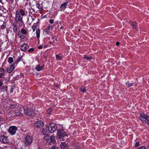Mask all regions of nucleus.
Masks as SVG:
<instances>
[{
  "label": "nucleus",
  "mask_w": 149,
  "mask_h": 149,
  "mask_svg": "<svg viewBox=\"0 0 149 149\" xmlns=\"http://www.w3.org/2000/svg\"><path fill=\"white\" fill-rule=\"evenodd\" d=\"M52 25L51 24H49L46 29H48L50 30V27Z\"/></svg>",
  "instance_id": "44"
},
{
  "label": "nucleus",
  "mask_w": 149,
  "mask_h": 149,
  "mask_svg": "<svg viewBox=\"0 0 149 149\" xmlns=\"http://www.w3.org/2000/svg\"><path fill=\"white\" fill-rule=\"evenodd\" d=\"M34 51L33 48H30L29 49V52H32Z\"/></svg>",
  "instance_id": "40"
},
{
  "label": "nucleus",
  "mask_w": 149,
  "mask_h": 149,
  "mask_svg": "<svg viewBox=\"0 0 149 149\" xmlns=\"http://www.w3.org/2000/svg\"><path fill=\"white\" fill-rule=\"evenodd\" d=\"M140 146L139 142L138 141L136 143L135 147L136 148L139 147Z\"/></svg>",
  "instance_id": "35"
},
{
  "label": "nucleus",
  "mask_w": 149,
  "mask_h": 149,
  "mask_svg": "<svg viewBox=\"0 0 149 149\" xmlns=\"http://www.w3.org/2000/svg\"><path fill=\"white\" fill-rule=\"evenodd\" d=\"M3 12H4V13H6V10L5 9H4L3 10Z\"/></svg>",
  "instance_id": "55"
},
{
  "label": "nucleus",
  "mask_w": 149,
  "mask_h": 149,
  "mask_svg": "<svg viewBox=\"0 0 149 149\" xmlns=\"http://www.w3.org/2000/svg\"><path fill=\"white\" fill-rule=\"evenodd\" d=\"M139 118L140 120L143 123H146V121H149V116L143 113H140Z\"/></svg>",
  "instance_id": "4"
},
{
  "label": "nucleus",
  "mask_w": 149,
  "mask_h": 149,
  "mask_svg": "<svg viewBox=\"0 0 149 149\" xmlns=\"http://www.w3.org/2000/svg\"><path fill=\"white\" fill-rule=\"evenodd\" d=\"M29 121H30L29 119L31 118L33 120H31L30 121H33V119H34L35 114L33 112V110L32 108L29 109Z\"/></svg>",
  "instance_id": "5"
},
{
  "label": "nucleus",
  "mask_w": 149,
  "mask_h": 149,
  "mask_svg": "<svg viewBox=\"0 0 149 149\" xmlns=\"http://www.w3.org/2000/svg\"><path fill=\"white\" fill-rule=\"evenodd\" d=\"M15 63H13L10 65L7 70V72L9 73H11L15 68Z\"/></svg>",
  "instance_id": "11"
},
{
  "label": "nucleus",
  "mask_w": 149,
  "mask_h": 149,
  "mask_svg": "<svg viewBox=\"0 0 149 149\" xmlns=\"http://www.w3.org/2000/svg\"><path fill=\"white\" fill-rule=\"evenodd\" d=\"M54 42V41L53 40L52 41H51L49 43L51 45H53V43Z\"/></svg>",
  "instance_id": "50"
},
{
  "label": "nucleus",
  "mask_w": 149,
  "mask_h": 149,
  "mask_svg": "<svg viewBox=\"0 0 149 149\" xmlns=\"http://www.w3.org/2000/svg\"><path fill=\"white\" fill-rule=\"evenodd\" d=\"M50 30L48 29H46L44 31V32L45 33L49 35L50 32Z\"/></svg>",
  "instance_id": "34"
},
{
  "label": "nucleus",
  "mask_w": 149,
  "mask_h": 149,
  "mask_svg": "<svg viewBox=\"0 0 149 149\" xmlns=\"http://www.w3.org/2000/svg\"><path fill=\"white\" fill-rule=\"evenodd\" d=\"M24 111L26 115H28V109L27 108L24 109Z\"/></svg>",
  "instance_id": "36"
},
{
  "label": "nucleus",
  "mask_w": 149,
  "mask_h": 149,
  "mask_svg": "<svg viewBox=\"0 0 149 149\" xmlns=\"http://www.w3.org/2000/svg\"><path fill=\"white\" fill-rule=\"evenodd\" d=\"M24 75L23 73H21L19 75H18L16 77V78L17 79H19L20 78L22 77H24Z\"/></svg>",
  "instance_id": "29"
},
{
  "label": "nucleus",
  "mask_w": 149,
  "mask_h": 149,
  "mask_svg": "<svg viewBox=\"0 0 149 149\" xmlns=\"http://www.w3.org/2000/svg\"><path fill=\"white\" fill-rule=\"evenodd\" d=\"M22 56H19L17 58V59L15 62L14 63L17 64L21 60H22Z\"/></svg>",
  "instance_id": "27"
},
{
  "label": "nucleus",
  "mask_w": 149,
  "mask_h": 149,
  "mask_svg": "<svg viewBox=\"0 0 149 149\" xmlns=\"http://www.w3.org/2000/svg\"><path fill=\"white\" fill-rule=\"evenodd\" d=\"M146 147L145 146H142L141 147H139V148H137L136 149H146Z\"/></svg>",
  "instance_id": "39"
},
{
  "label": "nucleus",
  "mask_w": 149,
  "mask_h": 149,
  "mask_svg": "<svg viewBox=\"0 0 149 149\" xmlns=\"http://www.w3.org/2000/svg\"><path fill=\"white\" fill-rule=\"evenodd\" d=\"M6 27V26L5 25H2L1 26V28L2 29L5 28Z\"/></svg>",
  "instance_id": "43"
},
{
  "label": "nucleus",
  "mask_w": 149,
  "mask_h": 149,
  "mask_svg": "<svg viewBox=\"0 0 149 149\" xmlns=\"http://www.w3.org/2000/svg\"><path fill=\"white\" fill-rule=\"evenodd\" d=\"M15 21L20 26H21L23 23L22 20V17L19 14V11H16L15 14Z\"/></svg>",
  "instance_id": "3"
},
{
  "label": "nucleus",
  "mask_w": 149,
  "mask_h": 149,
  "mask_svg": "<svg viewBox=\"0 0 149 149\" xmlns=\"http://www.w3.org/2000/svg\"><path fill=\"white\" fill-rule=\"evenodd\" d=\"M56 58L57 60H61L63 58V55L61 53H59L56 55Z\"/></svg>",
  "instance_id": "22"
},
{
  "label": "nucleus",
  "mask_w": 149,
  "mask_h": 149,
  "mask_svg": "<svg viewBox=\"0 0 149 149\" xmlns=\"http://www.w3.org/2000/svg\"><path fill=\"white\" fill-rule=\"evenodd\" d=\"M79 90L83 93L86 92V87L85 86H82L79 88Z\"/></svg>",
  "instance_id": "24"
},
{
  "label": "nucleus",
  "mask_w": 149,
  "mask_h": 149,
  "mask_svg": "<svg viewBox=\"0 0 149 149\" xmlns=\"http://www.w3.org/2000/svg\"><path fill=\"white\" fill-rule=\"evenodd\" d=\"M68 3V2L67 1V2H65L64 3L62 4L60 7L61 9L63 10H65L66 8L67 4Z\"/></svg>",
  "instance_id": "18"
},
{
  "label": "nucleus",
  "mask_w": 149,
  "mask_h": 149,
  "mask_svg": "<svg viewBox=\"0 0 149 149\" xmlns=\"http://www.w3.org/2000/svg\"><path fill=\"white\" fill-rule=\"evenodd\" d=\"M63 28V27L62 26H61L60 28V29H62Z\"/></svg>",
  "instance_id": "57"
},
{
  "label": "nucleus",
  "mask_w": 149,
  "mask_h": 149,
  "mask_svg": "<svg viewBox=\"0 0 149 149\" xmlns=\"http://www.w3.org/2000/svg\"><path fill=\"white\" fill-rule=\"evenodd\" d=\"M59 126L58 125L52 123L49 124L48 127V131L50 133H54L56 130H57Z\"/></svg>",
  "instance_id": "2"
},
{
  "label": "nucleus",
  "mask_w": 149,
  "mask_h": 149,
  "mask_svg": "<svg viewBox=\"0 0 149 149\" xmlns=\"http://www.w3.org/2000/svg\"><path fill=\"white\" fill-rule=\"evenodd\" d=\"M2 118L1 117H0V122L2 121Z\"/></svg>",
  "instance_id": "56"
},
{
  "label": "nucleus",
  "mask_w": 149,
  "mask_h": 149,
  "mask_svg": "<svg viewBox=\"0 0 149 149\" xmlns=\"http://www.w3.org/2000/svg\"><path fill=\"white\" fill-rule=\"evenodd\" d=\"M34 126L36 128H40L42 127L44 125V123L42 120L36 121L34 124Z\"/></svg>",
  "instance_id": "7"
},
{
  "label": "nucleus",
  "mask_w": 149,
  "mask_h": 149,
  "mask_svg": "<svg viewBox=\"0 0 149 149\" xmlns=\"http://www.w3.org/2000/svg\"><path fill=\"white\" fill-rule=\"evenodd\" d=\"M52 109L51 107H49L47 110V113L48 115L51 114L52 112Z\"/></svg>",
  "instance_id": "25"
},
{
  "label": "nucleus",
  "mask_w": 149,
  "mask_h": 149,
  "mask_svg": "<svg viewBox=\"0 0 149 149\" xmlns=\"http://www.w3.org/2000/svg\"><path fill=\"white\" fill-rule=\"evenodd\" d=\"M84 58L86 60L90 61L91 60L92 58L91 57H88V55H85L84 56Z\"/></svg>",
  "instance_id": "31"
},
{
  "label": "nucleus",
  "mask_w": 149,
  "mask_h": 149,
  "mask_svg": "<svg viewBox=\"0 0 149 149\" xmlns=\"http://www.w3.org/2000/svg\"><path fill=\"white\" fill-rule=\"evenodd\" d=\"M60 146L61 149H69L68 144L65 142H61Z\"/></svg>",
  "instance_id": "12"
},
{
  "label": "nucleus",
  "mask_w": 149,
  "mask_h": 149,
  "mask_svg": "<svg viewBox=\"0 0 149 149\" xmlns=\"http://www.w3.org/2000/svg\"><path fill=\"white\" fill-rule=\"evenodd\" d=\"M54 85L57 88H58L60 86V85L58 84H55V83H54Z\"/></svg>",
  "instance_id": "37"
},
{
  "label": "nucleus",
  "mask_w": 149,
  "mask_h": 149,
  "mask_svg": "<svg viewBox=\"0 0 149 149\" xmlns=\"http://www.w3.org/2000/svg\"><path fill=\"white\" fill-rule=\"evenodd\" d=\"M28 48V46L26 44H24L21 46L20 49L22 51H25Z\"/></svg>",
  "instance_id": "20"
},
{
  "label": "nucleus",
  "mask_w": 149,
  "mask_h": 149,
  "mask_svg": "<svg viewBox=\"0 0 149 149\" xmlns=\"http://www.w3.org/2000/svg\"><path fill=\"white\" fill-rule=\"evenodd\" d=\"M36 27V26H33L32 29H33V31H34Z\"/></svg>",
  "instance_id": "45"
},
{
  "label": "nucleus",
  "mask_w": 149,
  "mask_h": 149,
  "mask_svg": "<svg viewBox=\"0 0 149 149\" xmlns=\"http://www.w3.org/2000/svg\"><path fill=\"white\" fill-rule=\"evenodd\" d=\"M13 61V58L12 57H10L8 58V62L9 63H11Z\"/></svg>",
  "instance_id": "33"
},
{
  "label": "nucleus",
  "mask_w": 149,
  "mask_h": 149,
  "mask_svg": "<svg viewBox=\"0 0 149 149\" xmlns=\"http://www.w3.org/2000/svg\"><path fill=\"white\" fill-rule=\"evenodd\" d=\"M130 24L132 29H135L136 30L138 31V25L136 22L130 21Z\"/></svg>",
  "instance_id": "10"
},
{
  "label": "nucleus",
  "mask_w": 149,
  "mask_h": 149,
  "mask_svg": "<svg viewBox=\"0 0 149 149\" xmlns=\"http://www.w3.org/2000/svg\"><path fill=\"white\" fill-rule=\"evenodd\" d=\"M47 139V142L49 145L54 144L56 143L55 137L54 136H51Z\"/></svg>",
  "instance_id": "6"
},
{
  "label": "nucleus",
  "mask_w": 149,
  "mask_h": 149,
  "mask_svg": "<svg viewBox=\"0 0 149 149\" xmlns=\"http://www.w3.org/2000/svg\"><path fill=\"white\" fill-rule=\"evenodd\" d=\"M51 149H58V148L56 146L54 145L51 147Z\"/></svg>",
  "instance_id": "38"
},
{
  "label": "nucleus",
  "mask_w": 149,
  "mask_h": 149,
  "mask_svg": "<svg viewBox=\"0 0 149 149\" xmlns=\"http://www.w3.org/2000/svg\"><path fill=\"white\" fill-rule=\"evenodd\" d=\"M2 43V42L0 40V47L1 46Z\"/></svg>",
  "instance_id": "53"
},
{
  "label": "nucleus",
  "mask_w": 149,
  "mask_h": 149,
  "mask_svg": "<svg viewBox=\"0 0 149 149\" xmlns=\"http://www.w3.org/2000/svg\"><path fill=\"white\" fill-rule=\"evenodd\" d=\"M28 136H27L25 138L24 140V142L26 146H27L28 144Z\"/></svg>",
  "instance_id": "28"
},
{
  "label": "nucleus",
  "mask_w": 149,
  "mask_h": 149,
  "mask_svg": "<svg viewBox=\"0 0 149 149\" xmlns=\"http://www.w3.org/2000/svg\"><path fill=\"white\" fill-rule=\"evenodd\" d=\"M51 39H52V40H53L54 39V38L53 37H52L51 38Z\"/></svg>",
  "instance_id": "59"
},
{
  "label": "nucleus",
  "mask_w": 149,
  "mask_h": 149,
  "mask_svg": "<svg viewBox=\"0 0 149 149\" xmlns=\"http://www.w3.org/2000/svg\"><path fill=\"white\" fill-rule=\"evenodd\" d=\"M10 1V3H13V2L14 0H9Z\"/></svg>",
  "instance_id": "51"
},
{
  "label": "nucleus",
  "mask_w": 149,
  "mask_h": 149,
  "mask_svg": "<svg viewBox=\"0 0 149 149\" xmlns=\"http://www.w3.org/2000/svg\"><path fill=\"white\" fill-rule=\"evenodd\" d=\"M116 45L117 46L119 45H120V42H117L116 43Z\"/></svg>",
  "instance_id": "48"
},
{
  "label": "nucleus",
  "mask_w": 149,
  "mask_h": 149,
  "mask_svg": "<svg viewBox=\"0 0 149 149\" xmlns=\"http://www.w3.org/2000/svg\"><path fill=\"white\" fill-rule=\"evenodd\" d=\"M20 114L19 113V114H17V115H19Z\"/></svg>",
  "instance_id": "60"
},
{
  "label": "nucleus",
  "mask_w": 149,
  "mask_h": 149,
  "mask_svg": "<svg viewBox=\"0 0 149 149\" xmlns=\"http://www.w3.org/2000/svg\"><path fill=\"white\" fill-rule=\"evenodd\" d=\"M13 149H17V148H13Z\"/></svg>",
  "instance_id": "58"
},
{
  "label": "nucleus",
  "mask_w": 149,
  "mask_h": 149,
  "mask_svg": "<svg viewBox=\"0 0 149 149\" xmlns=\"http://www.w3.org/2000/svg\"><path fill=\"white\" fill-rule=\"evenodd\" d=\"M19 14H21L22 16H24L25 15H27V11L26 10V9L25 8L24 10H23L21 9L19 11Z\"/></svg>",
  "instance_id": "19"
},
{
  "label": "nucleus",
  "mask_w": 149,
  "mask_h": 149,
  "mask_svg": "<svg viewBox=\"0 0 149 149\" xmlns=\"http://www.w3.org/2000/svg\"><path fill=\"white\" fill-rule=\"evenodd\" d=\"M27 33L26 31L24 29H22L21 31H19L18 32V36L20 38L23 37V35Z\"/></svg>",
  "instance_id": "13"
},
{
  "label": "nucleus",
  "mask_w": 149,
  "mask_h": 149,
  "mask_svg": "<svg viewBox=\"0 0 149 149\" xmlns=\"http://www.w3.org/2000/svg\"><path fill=\"white\" fill-rule=\"evenodd\" d=\"M57 136L59 139H62L63 141H64L65 139L64 138L68 137V135L67 134L66 131L64 129H58L57 130Z\"/></svg>",
  "instance_id": "1"
},
{
  "label": "nucleus",
  "mask_w": 149,
  "mask_h": 149,
  "mask_svg": "<svg viewBox=\"0 0 149 149\" xmlns=\"http://www.w3.org/2000/svg\"><path fill=\"white\" fill-rule=\"evenodd\" d=\"M0 141L4 143H8L9 142L8 136L4 135L0 136Z\"/></svg>",
  "instance_id": "8"
},
{
  "label": "nucleus",
  "mask_w": 149,
  "mask_h": 149,
  "mask_svg": "<svg viewBox=\"0 0 149 149\" xmlns=\"http://www.w3.org/2000/svg\"><path fill=\"white\" fill-rule=\"evenodd\" d=\"M40 5L38 3H37L36 4V6L38 8L39 6H40Z\"/></svg>",
  "instance_id": "47"
},
{
  "label": "nucleus",
  "mask_w": 149,
  "mask_h": 149,
  "mask_svg": "<svg viewBox=\"0 0 149 149\" xmlns=\"http://www.w3.org/2000/svg\"><path fill=\"white\" fill-rule=\"evenodd\" d=\"M146 123L147 124V125H149V121H146V123Z\"/></svg>",
  "instance_id": "52"
},
{
  "label": "nucleus",
  "mask_w": 149,
  "mask_h": 149,
  "mask_svg": "<svg viewBox=\"0 0 149 149\" xmlns=\"http://www.w3.org/2000/svg\"><path fill=\"white\" fill-rule=\"evenodd\" d=\"M54 20L53 19H51L49 21V22L51 24H53L54 23Z\"/></svg>",
  "instance_id": "42"
},
{
  "label": "nucleus",
  "mask_w": 149,
  "mask_h": 149,
  "mask_svg": "<svg viewBox=\"0 0 149 149\" xmlns=\"http://www.w3.org/2000/svg\"><path fill=\"white\" fill-rule=\"evenodd\" d=\"M133 83H129V81H127L125 85L126 86H127V87L129 88L132 86H133Z\"/></svg>",
  "instance_id": "30"
},
{
  "label": "nucleus",
  "mask_w": 149,
  "mask_h": 149,
  "mask_svg": "<svg viewBox=\"0 0 149 149\" xmlns=\"http://www.w3.org/2000/svg\"><path fill=\"white\" fill-rule=\"evenodd\" d=\"M7 87L6 85L5 86H3V87L1 89V91L3 92V93H7Z\"/></svg>",
  "instance_id": "23"
},
{
  "label": "nucleus",
  "mask_w": 149,
  "mask_h": 149,
  "mask_svg": "<svg viewBox=\"0 0 149 149\" xmlns=\"http://www.w3.org/2000/svg\"><path fill=\"white\" fill-rule=\"evenodd\" d=\"M17 130V128L15 126H11L8 129V132L12 135H14Z\"/></svg>",
  "instance_id": "9"
},
{
  "label": "nucleus",
  "mask_w": 149,
  "mask_h": 149,
  "mask_svg": "<svg viewBox=\"0 0 149 149\" xmlns=\"http://www.w3.org/2000/svg\"><path fill=\"white\" fill-rule=\"evenodd\" d=\"M2 81L1 80H0V87L2 85Z\"/></svg>",
  "instance_id": "49"
},
{
  "label": "nucleus",
  "mask_w": 149,
  "mask_h": 149,
  "mask_svg": "<svg viewBox=\"0 0 149 149\" xmlns=\"http://www.w3.org/2000/svg\"><path fill=\"white\" fill-rule=\"evenodd\" d=\"M40 31L39 29H37L36 30V37L37 39H39L40 37Z\"/></svg>",
  "instance_id": "26"
},
{
  "label": "nucleus",
  "mask_w": 149,
  "mask_h": 149,
  "mask_svg": "<svg viewBox=\"0 0 149 149\" xmlns=\"http://www.w3.org/2000/svg\"><path fill=\"white\" fill-rule=\"evenodd\" d=\"M34 140V137L33 135L29 134V146L31 145Z\"/></svg>",
  "instance_id": "16"
},
{
  "label": "nucleus",
  "mask_w": 149,
  "mask_h": 149,
  "mask_svg": "<svg viewBox=\"0 0 149 149\" xmlns=\"http://www.w3.org/2000/svg\"><path fill=\"white\" fill-rule=\"evenodd\" d=\"M4 75V69L2 68L0 69V78L3 77Z\"/></svg>",
  "instance_id": "21"
},
{
  "label": "nucleus",
  "mask_w": 149,
  "mask_h": 149,
  "mask_svg": "<svg viewBox=\"0 0 149 149\" xmlns=\"http://www.w3.org/2000/svg\"><path fill=\"white\" fill-rule=\"evenodd\" d=\"M73 146L74 147V149H82L80 146H78L77 144L74 145Z\"/></svg>",
  "instance_id": "32"
},
{
  "label": "nucleus",
  "mask_w": 149,
  "mask_h": 149,
  "mask_svg": "<svg viewBox=\"0 0 149 149\" xmlns=\"http://www.w3.org/2000/svg\"><path fill=\"white\" fill-rule=\"evenodd\" d=\"M2 1L1 0H0V2H1Z\"/></svg>",
  "instance_id": "62"
},
{
  "label": "nucleus",
  "mask_w": 149,
  "mask_h": 149,
  "mask_svg": "<svg viewBox=\"0 0 149 149\" xmlns=\"http://www.w3.org/2000/svg\"><path fill=\"white\" fill-rule=\"evenodd\" d=\"M13 88H11L10 89V92H13Z\"/></svg>",
  "instance_id": "54"
},
{
  "label": "nucleus",
  "mask_w": 149,
  "mask_h": 149,
  "mask_svg": "<svg viewBox=\"0 0 149 149\" xmlns=\"http://www.w3.org/2000/svg\"><path fill=\"white\" fill-rule=\"evenodd\" d=\"M42 46L41 45L38 47V48L39 49H41L42 48Z\"/></svg>",
  "instance_id": "46"
},
{
  "label": "nucleus",
  "mask_w": 149,
  "mask_h": 149,
  "mask_svg": "<svg viewBox=\"0 0 149 149\" xmlns=\"http://www.w3.org/2000/svg\"><path fill=\"white\" fill-rule=\"evenodd\" d=\"M79 31H80V29H79Z\"/></svg>",
  "instance_id": "63"
},
{
  "label": "nucleus",
  "mask_w": 149,
  "mask_h": 149,
  "mask_svg": "<svg viewBox=\"0 0 149 149\" xmlns=\"http://www.w3.org/2000/svg\"><path fill=\"white\" fill-rule=\"evenodd\" d=\"M41 5H40V6L38 8L40 10H43V7L42 6V4H41Z\"/></svg>",
  "instance_id": "41"
},
{
  "label": "nucleus",
  "mask_w": 149,
  "mask_h": 149,
  "mask_svg": "<svg viewBox=\"0 0 149 149\" xmlns=\"http://www.w3.org/2000/svg\"><path fill=\"white\" fill-rule=\"evenodd\" d=\"M44 47H45V48H46V46H44Z\"/></svg>",
  "instance_id": "61"
},
{
  "label": "nucleus",
  "mask_w": 149,
  "mask_h": 149,
  "mask_svg": "<svg viewBox=\"0 0 149 149\" xmlns=\"http://www.w3.org/2000/svg\"><path fill=\"white\" fill-rule=\"evenodd\" d=\"M42 132L44 135H47L49 133H50L48 131V127L43 128L42 130Z\"/></svg>",
  "instance_id": "17"
},
{
  "label": "nucleus",
  "mask_w": 149,
  "mask_h": 149,
  "mask_svg": "<svg viewBox=\"0 0 149 149\" xmlns=\"http://www.w3.org/2000/svg\"><path fill=\"white\" fill-rule=\"evenodd\" d=\"M45 66L44 64H43L42 66H40V64H38L35 67V69L36 71H40L43 69Z\"/></svg>",
  "instance_id": "15"
},
{
  "label": "nucleus",
  "mask_w": 149,
  "mask_h": 149,
  "mask_svg": "<svg viewBox=\"0 0 149 149\" xmlns=\"http://www.w3.org/2000/svg\"><path fill=\"white\" fill-rule=\"evenodd\" d=\"M29 15H30V16H31V15H30V13H29Z\"/></svg>",
  "instance_id": "64"
},
{
  "label": "nucleus",
  "mask_w": 149,
  "mask_h": 149,
  "mask_svg": "<svg viewBox=\"0 0 149 149\" xmlns=\"http://www.w3.org/2000/svg\"><path fill=\"white\" fill-rule=\"evenodd\" d=\"M11 27L13 29V31L15 33L17 32V23L14 22L11 25Z\"/></svg>",
  "instance_id": "14"
}]
</instances>
